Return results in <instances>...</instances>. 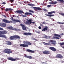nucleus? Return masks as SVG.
I'll use <instances>...</instances> for the list:
<instances>
[{"label":"nucleus","instance_id":"nucleus-1","mask_svg":"<svg viewBox=\"0 0 64 64\" xmlns=\"http://www.w3.org/2000/svg\"><path fill=\"white\" fill-rule=\"evenodd\" d=\"M11 50L8 49H5L4 51V52L7 54H10L12 53V51H11Z\"/></svg>","mask_w":64,"mask_h":64},{"label":"nucleus","instance_id":"nucleus-2","mask_svg":"<svg viewBox=\"0 0 64 64\" xmlns=\"http://www.w3.org/2000/svg\"><path fill=\"white\" fill-rule=\"evenodd\" d=\"M8 29H9L10 30H15L16 31H19L20 30V29H18L16 28H14L12 26H9L7 27Z\"/></svg>","mask_w":64,"mask_h":64},{"label":"nucleus","instance_id":"nucleus-3","mask_svg":"<svg viewBox=\"0 0 64 64\" xmlns=\"http://www.w3.org/2000/svg\"><path fill=\"white\" fill-rule=\"evenodd\" d=\"M48 14H45V15L47 16H48L49 17H53L54 16V15L52 14V12H48Z\"/></svg>","mask_w":64,"mask_h":64},{"label":"nucleus","instance_id":"nucleus-4","mask_svg":"<svg viewBox=\"0 0 64 64\" xmlns=\"http://www.w3.org/2000/svg\"><path fill=\"white\" fill-rule=\"evenodd\" d=\"M7 34V32L6 30L0 31V34Z\"/></svg>","mask_w":64,"mask_h":64},{"label":"nucleus","instance_id":"nucleus-5","mask_svg":"<svg viewBox=\"0 0 64 64\" xmlns=\"http://www.w3.org/2000/svg\"><path fill=\"white\" fill-rule=\"evenodd\" d=\"M48 42L52 44V45H56V41L51 40H49Z\"/></svg>","mask_w":64,"mask_h":64},{"label":"nucleus","instance_id":"nucleus-6","mask_svg":"<svg viewBox=\"0 0 64 64\" xmlns=\"http://www.w3.org/2000/svg\"><path fill=\"white\" fill-rule=\"evenodd\" d=\"M56 58H63V56L61 54H57L56 56Z\"/></svg>","mask_w":64,"mask_h":64},{"label":"nucleus","instance_id":"nucleus-7","mask_svg":"<svg viewBox=\"0 0 64 64\" xmlns=\"http://www.w3.org/2000/svg\"><path fill=\"white\" fill-rule=\"evenodd\" d=\"M0 26L1 27H5L6 26V24L4 22H2L0 23Z\"/></svg>","mask_w":64,"mask_h":64},{"label":"nucleus","instance_id":"nucleus-8","mask_svg":"<svg viewBox=\"0 0 64 64\" xmlns=\"http://www.w3.org/2000/svg\"><path fill=\"white\" fill-rule=\"evenodd\" d=\"M20 26L22 27V28L23 30H26V28L25 25L23 24H20Z\"/></svg>","mask_w":64,"mask_h":64},{"label":"nucleus","instance_id":"nucleus-9","mask_svg":"<svg viewBox=\"0 0 64 64\" xmlns=\"http://www.w3.org/2000/svg\"><path fill=\"white\" fill-rule=\"evenodd\" d=\"M2 21L4 23H8V24H9L10 23V21H9L6 19H3L2 20Z\"/></svg>","mask_w":64,"mask_h":64},{"label":"nucleus","instance_id":"nucleus-10","mask_svg":"<svg viewBox=\"0 0 64 64\" xmlns=\"http://www.w3.org/2000/svg\"><path fill=\"white\" fill-rule=\"evenodd\" d=\"M15 12L17 13H18V14H22L23 13V11L20 10H17Z\"/></svg>","mask_w":64,"mask_h":64},{"label":"nucleus","instance_id":"nucleus-11","mask_svg":"<svg viewBox=\"0 0 64 64\" xmlns=\"http://www.w3.org/2000/svg\"><path fill=\"white\" fill-rule=\"evenodd\" d=\"M33 8H34L35 10H38L40 11V10H41V8L40 7H34L33 6H32Z\"/></svg>","mask_w":64,"mask_h":64},{"label":"nucleus","instance_id":"nucleus-12","mask_svg":"<svg viewBox=\"0 0 64 64\" xmlns=\"http://www.w3.org/2000/svg\"><path fill=\"white\" fill-rule=\"evenodd\" d=\"M26 51L27 52H30V53H34L35 52L34 50H32L29 49H26Z\"/></svg>","mask_w":64,"mask_h":64},{"label":"nucleus","instance_id":"nucleus-13","mask_svg":"<svg viewBox=\"0 0 64 64\" xmlns=\"http://www.w3.org/2000/svg\"><path fill=\"white\" fill-rule=\"evenodd\" d=\"M31 20H32V19H31L29 20H28V22H27V24H29V22H30V24H31V23H32V24H34V23H35V22H31Z\"/></svg>","mask_w":64,"mask_h":64},{"label":"nucleus","instance_id":"nucleus-14","mask_svg":"<svg viewBox=\"0 0 64 64\" xmlns=\"http://www.w3.org/2000/svg\"><path fill=\"white\" fill-rule=\"evenodd\" d=\"M50 49L51 50H52L53 51H54V52H55V51H56V48L54 47H50Z\"/></svg>","mask_w":64,"mask_h":64},{"label":"nucleus","instance_id":"nucleus-15","mask_svg":"<svg viewBox=\"0 0 64 64\" xmlns=\"http://www.w3.org/2000/svg\"><path fill=\"white\" fill-rule=\"evenodd\" d=\"M50 4H51V5H53L54 4H57V2L56 1H52L51 2H49Z\"/></svg>","mask_w":64,"mask_h":64},{"label":"nucleus","instance_id":"nucleus-16","mask_svg":"<svg viewBox=\"0 0 64 64\" xmlns=\"http://www.w3.org/2000/svg\"><path fill=\"white\" fill-rule=\"evenodd\" d=\"M10 40H14L15 39V36H10Z\"/></svg>","mask_w":64,"mask_h":64},{"label":"nucleus","instance_id":"nucleus-17","mask_svg":"<svg viewBox=\"0 0 64 64\" xmlns=\"http://www.w3.org/2000/svg\"><path fill=\"white\" fill-rule=\"evenodd\" d=\"M20 47H28V46L27 44H20Z\"/></svg>","mask_w":64,"mask_h":64},{"label":"nucleus","instance_id":"nucleus-18","mask_svg":"<svg viewBox=\"0 0 64 64\" xmlns=\"http://www.w3.org/2000/svg\"><path fill=\"white\" fill-rule=\"evenodd\" d=\"M0 37H2V38H4L5 39H7V37L4 34H0Z\"/></svg>","mask_w":64,"mask_h":64},{"label":"nucleus","instance_id":"nucleus-19","mask_svg":"<svg viewBox=\"0 0 64 64\" xmlns=\"http://www.w3.org/2000/svg\"><path fill=\"white\" fill-rule=\"evenodd\" d=\"M8 59L9 60H10L12 61H14L15 60V59H14L13 58H12L11 57H8Z\"/></svg>","mask_w":64,"mask_h":64},{"label":"nucleus","instance_id":"nucleus-20","mask_svg":"<svg viewBox=\"0 0 64 64\" xmlns=\"http://www.w3.org/2000/svg\"><path fill=\"white\" fill-rule=\"evenodd\" d=\"M47 30H48V27L47 26H46L45 27V28L43 29L42 31H47Z\"/></svg>","mask_w":64,"mask_h":64},{"label":"nucleus","instance_id":"nucleus-21","mask_svg":"<svg viewBox=\"0 0 64 64\" xmlns=\"http://www.w3.org/2000/svg\"><path fill=\"white\" fill-rule=\"evenodd\" d=\"M43 53L44 54H50V52L49 51H44L43 52Z\"/></svg>","mask_w":64,"mask_h":64},{"label":"nucleus","instance_id":"nucleus-22","mask_svg":"<svg viewBox=\"0 0 64 64\" xmlns=\"http://www.w3.org/2000/svg\"><path fill=\"white\" fill-rule=\"evenodd\" d=\"M6 44L8 45H11L12 44V43L11 42L9 41H6Z\"/></svg>","mask_w":64,"mask_h":64},{"label":"nucleus","instance_id":"nucleus-23","mask_svg":"<svg viewBox=\"0 0 64 64\" xmlns=\"http://www.w3.org/2000/svg\"><path fill=\"white\" fill-rule=\"evenodd\" d=\"M25 15H32L33 14L30 12H26L24 14Z\"/></svg>","mask_w":64,"mask_h":64},{"label":"nucleus","instance_id":"nucleus-24","mask_svg":"<svg viewBox=\"0 0 64 64\" xmlns=\"http://www.w3.org/2000/svg\"><path fill=\"white\" fill-rule=\"evenodd\" d=\"M25 57H26L28 58H29V59H31L32 58V56H25Z\"/></svg>","mask_w":64,"mask_h":64},{"label":"nucleus","instance_id":"nucleus-25","mask_svg":"<svg viewBox=\"0 0 64 64\" xmlns=\"http://www.w3.org/2000/svg\"><path fill=\"white\" fill-rule=\"evenodd\" d=\"M14 21V22H19V23H20L21 22H20V21L19 20H16L14 19L13 20Z\"/></svg>","mask_w":64,"mask_h":64},{"label":"nucleus","instance_id":"nucleus-26","mask_svg":"<svg viewBox=\"0 0 64 64\" xmlns=\"http://www.w3.org/2000/svg\"><path fill=\"white\" fill-rule=\"evenodd\" d=\"M14 37L16 39H20V37L18 35L14 36Z\"/></svg>","mask_w":64,"mask_h":64},{"label":"nucleus","instance_id":"nucleus-27","mask_svg":"<svg viewBox=\"0 0 64 64\" xmlns=\"http://www.w3.org/2000/svg\"><path fill=\"white\" fill-rule=\"evenodd\" d=\"M13 10L11 8H6L5 9L6 11H12Z\"/></svg>","mask_w":64,"mask_h":64},{"label":"nucleus","instance_id":"nucleus-28","mask_svg":"<svg viewBox=\"0 0 64 64\" xmlns=\"http://www.w3.org/2000/svg\"><path fill=\"white\" fill-rule=\"evenodd\" d=\"M54 36H56V37H61V36L57 34H54Z\"/></svg>","mask_w":64,"mask_h":64},{"label":"nucleus","instance_id":"nucleus-29","mask_svg":"<svg viewBox=\"0 0 64 64\" xmlns=\"http://www.w3.org/2000/svg\"><path fill=\"white\" fill-rule=\"evenodd\" d=\"M59 2H60V3H64V0H57Z\"/></svg>","mask_w":64,"mask_h":64},{"label":"nucleus","instance_id":"nucleus-30","mask_svg":"<svg viewBox=\"0 0 64 64\" xmlns=\"http://www.w3.org/2000/svg\"><path fill=\"white\" fill-rule=\"evenodd\" d=\"M20 59V58H15V59L14 58V59L15 60H14V61H16H16H17V60H19Z\"/></svg>","mask_w":64,"mask_h":64},{"label":"nucleus","instance_id":"nucleus-31","mask_svg":"<svg viewBox=\"0 0 64 64\" xmlns=\"http://www.w3.org/2000/svg\"><path fill=\"white\" fill-rule=\"evenodd\" d=\"M64 45V42L62 43L61 42H60V46H61V47L62 46V45Z\"/></svg>","mask_w":64,"mask_h":64},{"label":"nucleus","instance_id":"nucleus-32","mask_svg":"<svg viewBox=\"0 0 64 64\" xmlns=\"http://www.w3.org/2000/svg\"><path fill=\"white\" fill-rule=\"evenodd\" d=\"M28 5L30 6H35V5L32 4H28Z\"/></svg>","mask_w":64,"mask_h":64},{"label":"nucleus","instance_id":"nucleus-33","mask_svg":"<svg viewBox=\"0 0 64 64\" xmlns=\"http://www.w3.org/2000/svg\"><path fill=\"white\" fill-rule=\"evenodd\" d=\"M27 44H28V45H31L32 44L30 42H27Z\"/></svg>","mask_w":64,"mask_h":64},{"label":"nucleus","instance_id":"nucleus-34","mask_svg":"<svg viewBox=\"0 0 64 64\" xmlns=\"http://www.w3.org/2000/svg\"><path fill=\"white\" fill-rule=\"evenodd\" d=\"M32 33L30 32H28V36L31 35Z\"/></svg>","mask_w":64,"mask_h":64},{"label":"nucleus","instance_id":"nucleus-35","mask_svg":"<svg viewBox=\"0 0 64 64\" xmlns=\"http://www.w3.org/2000/svg\"><path fill=\"white\" fill-rule=\"evenodd\" d=\"M53 39H59L60 38H59L57 37H55L54 36L53 37Z\"/></svg>","mask_w":64,"mask_h":64},{"label":"nucleus","instance_id":"nucleus-36","mask_svg":"<svg viewBox=\"0 0 64 64\" xmlns=\"http://www.w3.org/2000/svg\"><path fill=\"white\" fill-rule=\"evenodd\" d=\"M31 39L32 40H36V38H33V37H32V38H31Z\"/></svg>","mask_w":64,"mask_h":64},{"label":"nucleus","instance_id":"nucleus-37","mask_svg":"<svg viewBox=\"0 0 64 64\" xmlns=\"http://www.w3.org/2000/svg\"><path fill=\"white\" fill-rule=\"evenodd\" d=\"M24 35H26V36H28V32H24Z\"/></svg>","mask_w":64,"mask_h":64},{"label":"nucleus","instance_id":"nucleus-38","mask_svg":"<svg viewBox=\"0 0 64 64\" xmlns=\"http://www.w3.org/2000/svg\"><path fill=\"white\" fill-rule=\"evenodd\" d=\"M29 12H30V13H34V11L33 10H30L29 11Z\"/></svg>","mask_w":64,"mask_h":64},{"label":"nucleus","instance_id":"nucleus-39","mask_svg":"<svg viewBox=\"0 0 64 64\" xmlns=\"http://www.w3.org/2000/svg\"><path fill=\"white\" fill-rule=\"evenodd\" d=\"M42 10H44L45 12H47V10L46 8H43Z\"/></svg>","mask_w":64,"mask_h":64},{"label":"nucleus","instance_id":"nucleus-40","mask_svg":"<svg viewBox=\"0 0 64 64\" xmlns=\"http://www.w3.org/2000/svg\"><path fill=\"white\" fill-rule=\"evenodd\" d=\"M27 42L26 41H24L23 42V43H24V44H27Z\"/></svg>","mask_w":64,"mask_h":64},{"label":"nucleus","instance_id":"nucleus-41","mask_svg":"<svg viewBox=\"0 0 64 64\" xmlns=\"http://www.w3.org/2000/svg\"><path fill=\"white\" fill-rule=\"evenodd\" d=\"M58 24H64V22L62 23V22H58Z\"/></svg>","mask_w":64,"mask_h":64},{"label":"nucleus","instance_id":"nucleus-42","mask_svg":"<svg viewBox=\"0 0 64 64\" xmlns=\"http://www.w3.org/2000/svg\"><path fill=\"white\" fill-rule=\"evenodd\" d=\"M51 5H48L47 6V7H48V8H49V7H51Z\"/></svg>","mask_w":64,"mask_h":64},{"label":"nucleus","instance_id":"nucleus-43","mask_svg":"<svg viewBox=\"0 0 64 64\" xmlns=\"http://www.w3.org/2000/svg\"><path fill=\"white\" fill-rule=\"evenodd\" d=\"M10 1L11 3H13V2L14 1V0H10Z\"/></svg>","mask_w":64,"mask_h":64},{"label":"nucleus","instance_id":"nucleus-44","mask_svg":"<svg viewBox=\"0 0 64 64\" xmlns=\"http://www.w3.org/2000/svg\"><path fill=\"white\" fill-rule=\"evenodd\" d=\"M60 15H62V16H64V14L63 13H61L60 14Z\"/></svg>","mask_w":64,"mask_h":64},{"label":"nucleus","instance_id":"nucleus-45","mask_svg":"<svg viewBox=\"0 0 64 64\" xmlns=\"http://www.w3.org/2000/svg\"><path fill=\"white\" fill-rule=\"evenodd\" d=\"M43 44H44V45H47V43H46L45 42H43Z\"/></svg>","mask_w":64,"mask_h":64},{"label":"nucleus","instance_id":"nucleus-46","mask_svg":"<svg viewBox=\"0 0 64 64\" xmlns=\"http://www.w3.org/2000/svg\"><path fill=\"white\" fill-rule=\"evenodd\" d=\"M52 14H53V13H55V12L54 11H52Z\"/></svg>","mask_w":64,"mask_h":64},{"label":"nucleus","instance_id":"nucleus-47","mask_svg":"<svg viewBox=\"0 0 64 64\" xmlns=\"http://www.w3.org/2000/svg\"><path fill=\"white\" fill-rule=\"evenodd\" d=\"M6 4V2H4L2 3V4H4V5H5Z\"/></svg>","mask_w":64,"mask_h":64},{"label":"nucleus","instance_id":"nucleus-48","mask_svg":"<svg viewBox=\"0 0 64 64\" xmlns=\"http://www.w3.org/2000/svg\"><path fill=\"white\" fill-rule=\"evenodd\" d=\"M3 28L0 27V30H3Z\"/></svg>","mask_w":64,"mask_h":64},{"label":"nucleus","instance_id":"nucleus-49","mask_svg":"<svg viewBox=\"0 0 64 64\" xmlns=\"http://www.w3.org/2000/svg\"><path fill=\"white\" fill-rule=\"evenodd\" d=\"M39 29H41V27L40 26H39L38 27Z\"/></svg>","mask_w":64,"mask_h":64},{"label":"nucleus","instance_id":"nucleus-50","mask_svg":"<svg viewBox=\"0 0 64 64\" xmlns=\"http://www.w3.org/2000/svg\"><path fill=\"white\" fill-rule=\"evenodd\" d=\"M64 35V34L63 33L61 34H60V35H61V36H63V35Z\"/></svg>","mask_w":64,"mask_h":64},{"label":"nucleus","instance_id":"nucleus-51","mask_svg":"<svg viewBox=\"0 0 64 64\" xmlns=\"http://www.w3.org/2000/svg\"><path fill=\"white\" fill-rule=\"evenodd\" d=\"M44 38H47V37H48L47 36H44Z\"/></svg>","mask_w":64,"mask_h":64},{"label":"nucleus","instance_id":"nucleus-52","mask_svg":"<svg viewBox=\"0 0 64 64\" xmlns=\"http://www.w3.org/2000/svg\"><path fill=\"white\" fill-rule=\"evenodd\" d=\"M43 24H46V22H45L44 21V22H43Z\"/></svg>","mask_w":64,"mask_h":64},{"label":"nucleus","instance_id":"nucleus-53","mask_svg":"<svg viewBox=\"0 0 64 64\" xmlns=\"http://www.w3.org/2000/svg\"><path fill=\"white\" fill-rule=\"evenodd\" d=\"M40 26H43V24H40Z\"/></svg>","mask_w":64,"mask_h":64},{"label":"nucleus","instance_id":"nucleus-54","mask_svg":"<svg viewBox=\"0 0 64 64\" xmlns=\"http://www.w3.org/2000/svg\"><path fill=\"white\" fill-rule=\"evenodd\" d=\"M48 45H50V46H51V43H49Z\"/></svg>","mask_w":64,"mask_h":64},{"label":"nucleus","instance_id":"nucleus-55","mask_svg":"<svg viewBox=\"0 0 64 64\" xmlns=\"http://www.w3.org/2000/svg\"><path fill=\"white\" fill-rule=\"evenodd\" d=\"M37 33L38 34H40V31L38 32Z\"/></svg>","mask_w":64,"mask_h":64},{"label":"nucleus","instance_id":"nucleus-56","mask_svg":"<svg viewBox=\"0 0 64 64\" xmlns=\"http://www.w3.org/2000/svg\"><path fill=\"white\" fill-rule=\"evenodd\" d=\"M49 43H46V45H49Z\"/></svg>","mask_w":64,"mask_h":64},{"label":"nucleus","instance_id":"nucleus-57","mask_svg":"<svg viewBox=\"0 0 64 64\" xmlns=\"http://www.w3.org/2000/svg\"><path fill=\"white\" fill-rule=\"evenodd\" d=\"M48 38H50V36H48Z\"/></svg>","mask_w":64,"mask_h":64},{"label":"nucleus","instance_id":"nucleus-58","mask_svg":"<svg viewBox=\"0 0 64 64\" xmlns=\"http://www.w3.org/2000/svg\"><path fill=\"white\" fill-rule=\"evenodd\" d=\"M4 17H5V18H6V16H4Z\"/></svg>","mask_w":64,"mask_h":64},{"label":"nucleus","instance_id":"nucleus-59","mask_svg":"<svg viewBox=\"0 0 64 64\" xmlns=\"http://www.w3.org/2000/svg\"><path fill=\"white\" fill-rule=\"evenodd\" d=\"M17 17H18V19H19V16H17Z\"/></svg>","mask_w":64,"mask_h":64},{"label":"nucleus","instance_id":"nucleus-60","mask_svg":"<svg viewBox=\"0 0 64 64\" xmlns=\"http://www.w3.org/2000/svg\"><path fill=\"white\" fill-rule=\"evenodd\" d=\"M4 16H5V15H2V16H3V17H4Z\"/></svg>","mask_w":64,"mask_h":64},{"label":"nucleus","instance_id":"nucleus-61","mask_svg":"<svg viewBox=\"0 0 64 64\" xmlns=\"http://www.w3.org/2000/svg\"><path fill=\"white\" fill-rule=\"evenodd\" d=\"M52 20H53V21H54V19H53V18L52 19Z\"/></svg>","mask_w":64,"mask_h":64},{"label":"nucleus","instance_id":"nucleus-62","mask_svg":"<svg viewBox=\"0 0 64 64\" xmlns=\"http://www.w3.org/2000/svg\"><path fill=\"white\" fill-rule=\"evenodd\" d=\"M27 17V16H26V15H24V17Z\"/></svg>","mask_w":64,"mask_h":64},{"label":"nucleus","instance_id":"nucleus-63","mask_svg":"<svg viewBox=\"0 0 64 64\" xmlns=\"http://www.w3.org/2000/svg\"><path fill=\"white\" fill-rule=\"evenodd\" d=\"M22 16H23V17H24V15H23Z\"/></svg>","mask_w":64,"mask_h":64},{"label":"nucleus","instance_id":"nucleus-64","mask_svg":"<svg viewBox=\"0 0 64 64\" xmlns=\"http://www.w3.org/2000/svg\"><path fill=\"white\" fill-rule=\"evenodd\" d=\"M36 33H38V31H36Z\"/></svg>","mask_w":64,"mask_h":64}]
</instances>
